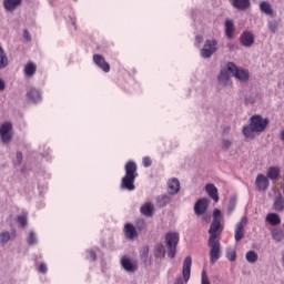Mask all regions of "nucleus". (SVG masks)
Masks as SVG:
<instances>
[{"label": "nucleus", "mask_w": 284, "mask_h": 284, "mask_svg": "<svg viewBox=\"0 0 284 284\" xmlns=\"http://www.w3.org/2000/svg\"><path fill=\"white\" fill-rule=\"evenodd\" d=\"M12 123L10 122H4L0 126V138L3 143H10L12 141Z\"/></svg>", "instance_id": "0eeeda50"}, {"label": "nucleus", "mask_w": 284, "mask_h": 284, "mask_svg": "<svg viewBox=\"0 0 284 284\" xmlns=\"http://www.w3.org/2000/svg\"><path fill=\"white\" fill-rule=\"evenodd\" d=\"M205 192L209 194L210 199L214 201V203H219V189L212 183L205 185Z\"/></svg>", "instance_id": "f3484780"}, {"label": "nucleus", "mask_w": 284, "mask_h": 284, "mask_svg": "<svg viewBox=\"0 0 284 284\" xmlns=\"http://www.w3.org/2000/svg\"><path fill=\"white\" fill-rule=\"evenodd\" d=\"M0 90H6V82L0 79Z\"/></svg>", "instance_id": "8fccbe9b"}, {"label": "nucleus", "mask_w": 284, "mask_h": 284, "mask_svg": "<svg viewBox=\"0 0 284 284\" xmlns=\"http://www.w3.org/2000/svg\"><path fill=\"white\" fill-rule=\"evenodd\" d=\"M227 70L229 72L233 73V77H235V79H237L239 81L250 80V72L244 69H239L233 62L227 63Z\"/></svg>", "instance_id": "39448f33"}, {"label": "nucleus", "mask_w": 284, "mask_h": 284, "mask_svg": "<svg viewBox=\"0 0 284 284\" xmlns=\"http://www.w3.org/2000/svg\"><path fill=\"white\" fill-rule=\"evenodd\" d=\"M28 244L29 245H34L37 244V235L34 234V232H30L29 237H28Z\"/></svg>", "instance_id": "ea45409f"}, {"label": "nucleus", "mask_w": 284, "mask_h": 284, "mask_svg": "<svg viewBox=\"0 0 284 284\" xmlns=\"http://www.w3.org/2000/svg\"><path fill=\"white\" fill-rule=\"evenodd\" d=\"M8 65V57H6V52L0 47V68H6Z\"/></svg>", "instance_id": "2f4dec72"}, {"label": "nucleus", "mask_w": 284, "mask_h": 284, "mask_svg": "<svg viewBox=\"0 0 284 284\" xmlns=\"http://www.w3.org/2000/svg\"><path fill=\"white\" fill-rule=\"evenodd\" d=\"M17 221L21 227H26L28 225V214L18 215Z\"/></svg>", "instance_id": "473e14b6"}, {"label": "nucleus", "mask_w": 284, "mask_h": 284, "mask_svg": "<svg viewBox=\"0 0 284 284\" xmlns=\"http://www.w3.org/2000/svg\"><path fill=\"white\" fill-rule=\"evenodd\" d=\"M210 205V201L207 199L203 197L196 201L194 205V212L197 216H202V214H205L207 212V207Z\"/></svg>", "instance_id": "9d476101"}, {"label": "nucleus", "mask_w": 284, "mask_h": 284, "mask_svg": "<svg viewBox=\"0 0 284 284\" xmlns=\"http://www.w3.org/2000/svg\"><path fill=\"white\" fill-rule=\"evenodd\" d=\"M276 29H277V27H276V23H274V22H270L268 23V30H271V32H276Z\"/></svg>", "instance_id": "49530a36"}, {"label": "nucleus", "mask_w": 284, "mask_h": 284, "mask_svg": "<svg viewBox=\"0 0 284 284\" xmlns=\"http://www.w3.org/2000/svg\"><path fill=\"white\" fill-rule=\"evenodd\" d=\"M168 186H169V193L179 194V191L181 190V182L179 181V179L173 178L169 180Z\"/></svg>", "instance_id": "6ab92c4d"}, {"label": "nucleus", "mask_w": 284, "mask_h": 284, "mask_svg": "<svg viewBox=\"0 0 284 284\" xmlns=\"http://www.w3.org/2000/svg\"><path fill=\"white\" fill-rule=\"evenodd\" d=\"M191 274H192V257L186 256L182 267V276H183L184 283H187V281H190Z\"/></svg>", "instance_id": "9b49d317"}, {"label": "nucleus", "mask_w": 284, "mask_h": 284, "mask_svg": "<svg viewBox=\"0 0 284 284\" xmlns=\"http://www.w3.org/2000/svg\"><path fill=\"white\" fill-rule=\"evenodd\" d=\"M23 38L26 41H32V36H30V32L28 30H24Z\"/></svg>", "instance_id": "a18cd8bd"}, {"label": "nucleus", "mask_w": 284, "mask_h": 284, "mask_svg": "<svg viewBox=\"0 0 284 284\" xmlns=\"http://www.w3.org/2000/svg\"><path fill=\"white\" fill-rule=\"evenodd\" d=\"M223 145H224V148L227 150V148H230V145H232V141H230V140H224Z\"/></svg>", "instance_id": "09e8293b"}, {"label": "nucleus", "mask_w": 284, "mask_h": 284, "mask_svg": "<svg viewBox=\"0 0 284 284\" xmlns=\"http://www.w3.org/2000/svg\"><path fill=\"white\" fill-rule=\"evenodd\" d=\"M267 125H270V119H263L262 115L255 114L251 116L250 124L243 126L242 132L246 139H254L256 134L265 132V130H267Z\"/></svg>", "instance_id": "f03ea898"}, {"label": "nucleus", "mask_w": 284, "mask_h": 284, "mask_svg": "<svg viewBox=\"0 0 284 284\" xmlns=\"http://www.w3.org/2000/svg\"><path fill=\"white\" fill-rule=\"evenodd\" d=\"M174 284H183V277H176Z\"/></svg>", "instance_id": "3c124183"}, {"label": "nucleus", "mask_w": 284, "mask_h": 284, "mask_svg": "<svg viewBox=\"0 0 284 284\" xmlns=\"http://www.w3.org/2000/svg\"><path fill=\"white\" fill-rule=\"evenodd\" d=\"M201 284H211L210 277L207 276V271H205V270L202 271Z\"/></svg>", "instance_id": "58836bf2"}, {"label": "nucleus", "mask_w": 284, "mask_h": 284, "mask_svg": "<svg viewBox=\"0 0 284 284\" xmlns=\"http://www.w3.org/2000/svg\"><path fill=\"white\" fill-rule=\"evenodd\" d=\"M148 224L145 223V220H138L136 221V230L139 232H143V230H146Z\"/></svg>", "instance_id": "c9c22d12"}, {"label": "nucleus", "mask_w": 284, "mask_h": 284, "mask_svg": "<svg viewBox=\"0 0 284 284\" xmlns=\"http://www.w3.org/2000/svg\"><path fill=\"white\" fill-rule=\"evenodd\" d=\"M235 204L233 202H230V209L234 210Z\"/></svg>", "instance_id": "603ef678"}, {"label": "nucleus", "mask_w": 284, "mask_h": 284, "mask_svg": "<svg viewBox=\"0 0 284 284\" xmlns=\"http://www.w3.org/2000/svg\"><path fill=\"white\" fill-rule=\"evenodd\" d=\"M255 185L261 192H265L270 187V179L264 174H258L255 180Z\"/></svg>", "instance_id": "dca6fc26"}, {"label": "nucleus", "mask_w": 284, "mask_h": 284, "mask_svg": "<svg viewBox=\"0 0 284 284\" xmlns=\"http://www.w3.org/2000/svg\"><path fill=\"white\" fill-rule=\"evenodd\" d=\"M171 199L169 195H160L156 197V206L158 207H165L170 203Z\"/></svg>", "instance_id": "a878e982"}, {"label": "nucleus", "mask_w": 284, "mask_h": 284, "mask_svg": "<svg viewBox=\"0 0 284 284\" xmlns=\"http://www.w3.org/2000/svg\"><path fill=\"white\" fill-rule=\"evenodd\" d=\"M143 166L144 168H151L152 165V159H150V156H144L142 160Z\"/></svg>", "instance_id": "79ce46f5"}, {"label": "nucleus", "mask_w": 284, "mask_h": 284, "mask_svg": "<svg viewBox=\"0 0 284 284\" xmlns=\"http://www.w3.org/2000/svg\"><path fill=\"white\" fill-rule=\"evenodd\" d=\"M231 6L235 8V10H240L241 12H245V10H250L252 2L250 0H229Z\"/></svg>", "instance_id": "ddd939ff"}, {"label": "nucleus", "mask_w": 284, "mask_h": 284, "mask_svg": "<svg viewBox=\"0 0 284 284\" xmlns=\"http://www.w3.org/2000/svg\"><path fill=\"white\" fill-rule=\"evenodd\" d=\"M274 210L276 212H283L284 210V197L283 195H280L277 197H275V201H274Z\"/></svg>", "instance_id": "cd10ccee"}, {"label": "nucleus", "mask_w": 284, "mask_h": 284, "mask_svg": "<svg viewBox=\"0 0 284 284\" xmlns=\"http://www.w3.org/2000/svg\"><path fill=\"white\" fill-rule=\"evenodd\" d=\"M245 225H247V217L243 216L241 221L237 223L235 229V241L239 243V241H242V239L245 237Z\"/></svg>", "instance_id": "1a4fd4ad"}, {"label": "nucleus", "mask_w": 284, "mask_h": 284, "mask_svg": "<svg viewBox=\"0 0 284 284\" xmlns=\"http://www.w3.org/2000/svg\"><path fill=\"white\" fill-rule=\"evenodd\" d=\"M216 45H219L216 40H206L201 50V57H203V59H210V57L216 52Z\"/></svg>", "instance_id": "423d86ee"}, {"label": "nucleus", "mask_w": 284, "mask_h": 284, "mask_svg": "<svg viewBox=\"0 0 284 284\" xmlns=\"http://www.w3.org/2000/svg\"><path fill=\"white\" fill-rule=\"evenodd\" d=\"M223 224L212 221L209 229L207 246L210 247V263L214 265L221 258V234H223Z\"/></svg>", "instance_id": "f257e3e1"}, {"label": "nucleus", "mask_w": 284, "mask_h": 284, "mask_svg": "<svg viewBox=\"0 0 284 284\" xmlns=\"http://www.w3.org/2000/svg\"><path fill=\"white\" fill-rule=\"evenodd\" d=\"M225 34L227 39L234 38V22L232 20L225 21Z\"/></svg>", "instance_id": "b1692460"}, {"label": "nucleus", "mask_w": 284, "mask_h": 284, "mask_svg": "<svg viewBox=\"0 0 284 284\" xmlns=\"http://www.w3.org/2000/svg\"><path fill=\"white\" fill-rule=\"evenodd\" d=\"M89 256H90L91 261H97V251L90 250Z\"/></svg>", "instance_id": "c03bdc74"}, {"label": "nucleus", "mask_w": 284, "mask_h": 284, "mask_svg": "<svg viewBox=\"0 0 284 284\" xmlns=\"http://www.w3.org/2000/svg\"><path fill=\"white\" fill-rule=\"evenodd\" d=\"M37 72V64L33 62H29L24 67V73L27 77H34V73Z\"/></svg>", "instance_id": "bb28decb"}, {"label": "nucleus", "mask_w": 284, "mask_h": 284, "mask_svg": "<svg viewBox=\"0 0 284 284\" xmlns=\"http://www.w3.org/2000/svg\"><path fill=\"white\" fill-rule=\"evenodd\" d=\"M124 236L129 241H134V239H139V232H136V227L132 223H126L124 225Z\"/></svg>", "instance_id": "f8f14e48"}, {"label": "nucleus", "mask_w": 284, "mask_h": 284, "mask_svg": "<svg viewBox=\"0 0 284 284\" xmlns=\"http://www.w3.org/2000/svg\"><path fill=\"white\" fill-rule=\"evenodd\" d=\"M93 62L95 63V65H98V68H100V70H102L103 72H110V63H108V61H105V58L101 54H94L93 55Z\"/></svg>", "instance_id": "2eb2a0df"}, {"label": "nucleus", "mask_w": 284, "mask_h": 284, "mask_svg": "<svg viewBox=\"0 0 284 284\" xmlns=\"http://www.w3.org/2000/svg\"><path fill=\"white\" fill-rule=\"evenodd\" d=\"M272 237L274 239V241H277V243L283 241V239H284V231L282 229L273 230Z\"/></svg>", "instance_id": "c756f323"}, {"label": "nucleus", "mask_w": 284, "mask_h": 284, "mask_svg": "<svg viewBox=\"0 0 284 284\" xmlns=\"http://www.w3.org/2000/svg\"><path fill=\"white\" fill-rule=\"evenodd\" d=\"M240 42L244 48H252L254 45V33L244 31L240 37Z\"/></svg>", "instance_id": "4468645a"}, {"label": "nucleus", "mask_w": 284, "mask_h": 284, "mask_svg": "<svg viewBox=\"0 0 284 284\" xmlns=\"http://www.w3.org/2000/svg\"><path fill=\"white\" fill-rule=\"evenodd\" d=\"M166 241V247H168V254L170 258H174L176 256V245H179V233L176 232H170L165 235Z\"/></svg>", "instance_id": "20e7f679"}, {"label": "nucleus", "mask_w": 284, "mask_h": 284, "mask_svg": "<svg viewBox=\"0 0 284 284\" xmlns=\"http://www.w3.org/2000/svg\"><path fill=\"white\" fill-rule=\"evenodd\" d=\"M39 272H40L41 274H45V272H48V265H45V263H41V264L39 265Z\"/></svg>", "instance_id": "37998d69"}, {"label": "nucleus", "mask_w": 284, "mask_h": 284, "mask_svg": "<svg viewBox=\"0 0 284 284\" xmlns=\"http://www.w3.org/2000/svg\"><path fill=\"white\" fill-rule=\"evenodd\" d=\"M280 176H281V169L278 166L268 168L266 178H268L271 181H278Z\"/></svg>", "instance_id": "4be33fe9"}, {"label": "nucleus", "mask_w": 284, "mask_h": 284, "mask_svg": "<svg viewBox=\"0 0 284 284\" xmlns=\"http://www.w3.org/2000/svg\"><path fill=\"white\" fill-rule=\"evenodd\" d=\"M155 256H165V246L158 244L155 247Z\"/></svg>", "instance_id": "f704fd0d"}, {"label": "nucleus", "mask_w": 284, "mask_h": 284, "mask_svg": "<svg viewBox=\"0 0 284 284\" xmlns=\"http://www.w3.org/2000/svg\"><path fill=\"white\" fill-rule=\"evenodd\" d=\"M140 212L143 216H154V204H152L151 202L144 203L140 207Z\"/></svg>", "instance_id": "aec40b11"}, {"label": "nucleus", "mask_w": 284, "mask_h": 284, "mask_svg": "<svg viewBox=\"0 0 284 284\" xmlns=\"http://www.w3.org/2000/svg\"><path fill=\"white\" fill-rule=\"evenodd\" d=\"M260 10H262V12H264V14H268L270 17H272V14H274L272 4H270V2H267V1L261 2Z\"/></svg>", "instance_id": "393cba45"}, {"label": "nucleus", "mask_w": 284, "mask_h": 284, "mask_svg": "<svg viewBox=\"0 0 284 284\" xmlns=\"http://www.w3.org/2000/svg\"><path fill=\"white\" fill-rule=\"evenodd\" d=\"M27 98L31 103H39V101H41V91H39V89L31 88L27 92Z\"/></svg>", "instance_id": "a211bd4d"}, {"label": "nucleus", "mask_w": 284, "mask_h": 284, "mask_svg": "<svg viewBox=\"0 0 284 284\" xmlns=\"http://www.w3.org/2000/svg\"><path fill=\"white\" fill-rule=\"evenodd\" d=\"M0 241L1 243H8L10 241V232L4 231L0 234Z\"/></svg>", "instance_id": "4c0bfd02"}, {"label": "nucleus", "mask_w": 284, "mask_h": 284, "mask_svg": "<svg viewBox=\"0 0 284 284\" xmlns=\"http://www.w3.org/2000/svg\"><path fill=\"white\" fill-rule=\"evenodd\" d=\"M149 254H150V246H143L141 250L142 258H148Z\"/></svg>", "instance_id": "a19ab883"}, {"label": "nucleus", "mask_w": 284, "mask_h": 284, "mask_svg": "<svg viewBox=\"0 0 284 284\" xmlns=\"http://www.w3.org/2000/svg\"><path fill=\"white\" fill-rule=\"evenodd\" d=\"M22 0H4L3 6L8 12H14L19 6H21Z\"/></svg>", "instance_id": "412c9836"}, {"label": "nucleus", "mask_w": 284, "mask_h": 284, "mask_svg": "<svg viewBox=\"0 0 284 284\" xmlns=\"http://www.w3.org/2000/svg\"><path fill=\"white\" fill-rule=\"evenodd\" d=\"M17 160H18V163H21V161H23V153L18 152L17 153Z\"/></svg>", "instance_id": "de8ad7c7"}, {"label": "nucleus", "mask_w": 284, "mask_h": 284, "mask_svg": "<svg viewBox=\"0 0 284 284\" xmlns=\"http://www.w3.org/2000/svg\"><path fill=\"white\" fill-rule=\"evenodd\" d=\"M213 221L220 222L223 221V217L221 216V210L214 209L213 211Z\"/></svg>", "instance_id": "e433bc0d"}, {"label": "nucleus", "mask_w": 284, "mask_h": 284, "mask_svg": "<svg viewBox=\"0 0 284 284\" xmlns=\"http://www.w3.org/2000/svg\"><path fill=\"white\" fill-rule=\"evenodd\" d=\"M121 265H122L123 270H125V272H129L131 274H134V272H136V270H139V262H136L128 256H123L121 258Z\"/></svg>", "instance_id": "6e6552de"}, {"label": "nucleus", "mask_w": 284, "mask_h": 284, "mask_svg": "<svg viewBox=\"0 0 284 284\" xmlns=\"http://www.w3.org/2000/svg\"><path fill=\"white\" fill-rule=\"evenodd\" d=\"M219 81L220 83L227 85V83H230V70H222L219 75Z\"/></svg>", "instance_id": "c85d7f7f"}, {"label": "nucleus", "mask_w": 284, "mask_h": 284, "mask_svg": "<svg viewBox=\"0 0 284 284\" xmlns=\"http://www.w3.org/2000/svg\"><path fill=\"white\" fill-rule=\"evenodd\" d=\"M226 258L234 263L236 261V251L234 248H227Z\"/></svg>", "instance_id": "72a5a7b5"}, {"label": "nucleus", "mask_w": 284, "mask_h": 284, "mask_svg": "<svg viewBox=\"0 0 284 284\" xmlns=\"http://www.w3.org/2000/svg\"><path fill=\"white\" fill-rule=\"evenodd\" d=\"M125 175L121 180L120 187L121 190H128V192H134L136 190V185H134V181H136V176H139L136 162L129 161L125 166Z\"/></svg>", "instance_id": "7ed1b4c3"}, {"label": "nucleus", "mask_w": 284, "mask_h": 284, "mask_svg": "<svg viewBox=\"0 0 284 284\" xmlns=\"http://www.w3.org/2000/svg\"><path fill=\"white\" fill-rule=\"evenodd\" d=\"M266 222L273 226L281 225V216H278L276 213H268L266 215Z\"/></svg>", "instance_id": "5701e85b"}, {"label": "nucleus", "mask_w": 284, "mask_h": 284, "mask_svg": "<svg viewBox=\"0 0 284 284\" xmlns=\"http://www.w3.org/2000/svg\"><path fill=\"white\" fill-rule=\"evenodd\" d=\"M230 132V128L226 129V133Z\"/></svg>", "instance_id": "864d4df0"}, {"label": "nucleus", "mask_w": 284, "mask_h": 284, "mask_svg": "<svg viewBox=\"0 0 284 284\" xmlns=\"http://www.w3.org/2000/svg\"><path fill=\"white\" fill-rule=\"evenodd\" d=\"M246 261L247 263H256L258 261V253L256 251L246 252Z\"/></svg>", "instance_id": "7c9ffc66"}]
</instances>
